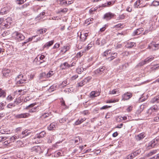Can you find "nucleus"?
Instances as JSON below:
<instances>
[{"mask_svg":"<svg viewBox=\"0 0 159 159\" xmlns=\"http://www.w3.org/2000/svg\"><path fill=\"white\" fill-rule=\"evenodd\" d=\"M117 55L116 53H112L111 51L110 50H107L103 53V56L106 57L107 59L110 61L115 58L117 57Z\"/></svg>","mask_w":159,"mask_h":159,"instance_id":"f257e3e1","label":"nucleus"},{"mask_svg":"<svg viewBox=\"0 0 159 159\" xmlns=\"http://www.w3.org/2000/svg\"><path fill=\"white\" fill-rule=\"evenodd\" d=\"M16 84L17 85L22 84L25 83L27 81V79L25 75L20 74L18 75L16 78Z\"/></svg>","mask_w":159,"mask_h":159,"instance_id":"f03ea898","label":"nucleus"},{"mask_svg":"<svg viewBox=\"0 0 159 159\" xmlns=\"http://www.w3.org/2000/svg\"><path fill=\"white\" fill-rule=\"evenodd\" d=\"M158 143H159V137H157L148 143L147 148L149 149L154 148Z\"/></svg>","mask_w":159,"mask_h":159,"instance_id":"7ed1b4c3","label":"nucleus"},{"mask_svg":"<svg viewBox=\"0 0 159 159\" xmlns=\"http://www.w3.org/2000/svg\"><path fill=\"white\" fill-rule=\"evenodd\" d=\"M13 34L15 39L18 40H22L25 38V36L22 34L17 31L14 32Z\"/></svg>","mask_w":159,"mask_h":159,"instance_id":"20e7f679","label":"nucleus"},{"mask_svg":"<svg viewBox=\"0 0 159 159\" xmlns=\"http://www.w3.org/2000/svg\"><path fill=\"white\" fill-rule=\"evenodd\" d=\"M148 48L152 51L157 50L159 48V43L152 42L149 44Z\"/></svg>","mask_w":159,"mask_h":159,"instance_id":"39448f33","label":"nucleus"},{"mask_svg":"<svg viewBox=\"0 0 159 159\" xmlns=\"http://www.w3.org/2000/svg\"><path fill=\"white\" fill-rule=\"evenodd\" d=\"M36 104V103H33L31 104L28 106H27L25 109H29L30 108H31L29 111V112L30 113H33L35 112L36 111V108L37 107H33Z\"/></svg>","mask_w":159,"mask_h":159,"instance_id":"423d86ee","label":"nucleus"},{"mask_svg":"<svg viewBox=\"0 0 159 159\" xmlns=\"http://www.w3.org/2000/svg\"><path fill=\"white\" fill-rule=\"evenodd\" d=\"M154 57L152 56H151L149 57H147L143 61L139 63V65L140 66H143L145 64L149 63L153 60Z\"/></svg>","mask_w":159,"mask_h":159,"instance_id":"0eeeda50","label":"nucleus"},{"mask_svg":"<svg viewBox=\"0 0 159 159\" xmlns=\"http://www.w3.org/2000/svg\"><path fill=\"white\" fill-rule=\"evenodd\" d=\"M30 115L29 113H25L15 115V117L16 119L25 118L28 117Z\"/></svg>","mask_w":159,"mask_h":159,"instance_id":"6e6552de","label":"nucleus"},{"mask_svg":"<svg viewBox=\"0 0 159 159\" xmlns=\"http://www.w3.org/2000/svg\"><path fill=\"white\" fill-rule=\"evenodd\" d=\"M132 96V93L127 92L124 93L122 95V100H127L129 99Z\"/></svg>","mask_w":159,"mask_h":159,"instance_id":"1a4fd4ad","label":"nucleus"},{"mask_svg":"<svg viewBox=\"0 0 159 159\" xmlns=\"http://www.w3.org/2000/svg\"><path fill=\"white\" fill-rule=\"evenodd\" d=\"M31 152L35 153H40L41 152V148L39 146H34L31 148Z\"/></svg>","mask_w":159,"mask_h":159,"instance_id":"9d476101","label":"nucleus"},{"mask_svg":"<svg viewBox=\"0 0 159 159\" xmlns=\"http://www.w3.org/2000/svg\"><path fill=\"white\" fill-rule=\"evenodd\" d=\"M114 16V14L110 12L106 13L103 16V18L108 20H110Z\"/></svg>","mask_w":159,"mask_h":159,"instance_id":"9b49d317","label":"nucleus"},{"mask_svg":"<svg viewBox=\"0 0 159 159\" xmlns=\"http://www.w3.org/2000/svg\"><path fill=\"white\" fill-rule=\"evenodd\" d=\"M11 18H8L6 19V21H8V23H5V22L3 23V26H4L6 28H8L10 27V25L11 23L12 22V20L11 19Z\"/></svg>","mask_w":159,"mask_h":159,"instance_id":"f8f14e48","label":"nucleus"},{"mask_svg":"<svg viewBox=\"0 0 159 159\" xmlns=\"http://www.w3.org/2000/svg\"><path fill=\"white\" fill-rule=\"evenodd\" d=\"M88 36V34L85 33L83 34H81L80 36V41L82 42H84L87 39V37Z\"/></svg>","mask_w":159,"mask_h":159,"instance_id":"ddd939ff","label":"nucleus"},{"mask_svg":"<svg viewBox=\"0 0 159 159\" xmlns=\"http://www.w3.org/2000/svg\"><path fill=\"white\" fill-rule=\"evenodd\" d=\"M143 28H140L134 31L133 33V35L135 36L136 35H138L141 34L143 30Z\"/></svg>","mask_w":159,"mask_h":159,"instance_id":"4468645a","label":"nucleus"},{"mask_svg":"<svg viewBox=\"0 0 159 159\" xmlns=\"http://www.w3.org/2000/svg\"><path fill=\"white\" fill-rule=\"evenodd\" d=\"M60 68L62 70L66 69L70 67V64L67 62H65L61 64L60 66Z\"/></svg>","mask_w":159,"mask_h":159,"instance_id":"2eb2a0df","label":"nucleus"},{"mask_svg":"<svg viewBox=\"0 0 159 159\" xmlns=\"http://www.w3.org/2000/svg\"><path fill=\"white\" fill-rule=\"evenodd\" d=\"M11 70L9 69H4L2 71L3 75L6 77H7L10 75V74Z\"/></svg>","mask_w":159,"mask_h":159,"instance_id":"dca6fc26","label":"nucleus"},{"mask_svg":"<svg viewBox=\"0 0 159 159\" xmlns=\"http://www.w3.org/2000/svg\"><path fill=\"white\" fill-rule=\"evenodd\" d=\"M57 126V124L52 123L48 127V129L49 130L55 129Z\"/></svg>","mask_w":159,"mask_h":159,"instance_id":"f3484780","label":"nucleus"},{"mask_svg":"<svg viewBox=\"0 0 159 159\" xmlns=\"http://www.w3.org/2000/svg\"><path fill=\"white\" fill-rule=\"evenodd\" d=\"M105 69V67L104 66H101L99 69L95 70V73L96 74H102Z\"/></svg>","mask_w":159,"mask_h":159,"instance_id":"a211bd4d","label":"nucleus"},{"mask_svg":"<svg viewBox=\"0 0 159 159\" xmlns=\"http://www.w3.org/2000/svg\"><path fill=\"white\" fill-rule=\"evenodd\" d=\"M51 114V112L49 113H44L42 115V118L45 119L48 118V120H49L52 118V116L50 115Z\"/></svg>","mask_w":159,"mask_h":159,"instance_id":"6ab92c4d","label":"nucleus"},{"mask_svg":"<svg viewBox=\"0 0 159 159\" xmlns=\"http://www.w3.org/2000/svg\"><path fill=\"white\" fill-rule=\"evenodd\" d=\"M8 11L9 10L8 7H5L1 9L0 13L2 15H4L7 13Z\"/></svg>","mask_w":159,"mask_h":159,"instance_id":"aec40b11","label":"nucleus"},{"mask_svg":"<svg viewBox=\"0 0 159 159\" xmlns=\"http://www.w3.org/2000/svg\"><path fill=\"white\" fill-rule=\"evenodd\" d=\"M148 114V117H153L155 115V113L152 111V110L149 108L147 111V112Z\"/></svg>","mask_w":159,"mask_h":159,"instance_id":"412c9836","label":"nucleus"},{"mask_svg":"<svg viewBox=\"0 0 159 159\" xmlns=\"http://www.w3.org/2000/svg\"><path fill=\"white\" fill-rule=\"evenodd\" d=\"M54 42V41L53 40L46 43L43 46V48H48L53 44Z\"/></svg>","mask_w":159,"mask_h":159,"instance_id":"4be33fe9","label":"nucleus"},{"mask_svg":"<svg viewBox=\"0 0 159 159\" xmlns=\"http://www.w3.org/2000/svg\"><path fill=\"white\" fill-rule=\"evenodd\" d=\"M46 134V132L44 131H43L39 134H37L36 135V137L37 138H43Z\"/></svg>","mask_w":159,"mask_h":159,"instance_id":"5701e85b","label":"nucleus"},{"mask_svg":"<svg viewBox=\"0 0 159 159\" xmlns=\"http://www.w3.org/2000/svg\"><path fill=\"white\" fill-rule=\"evenodd\" d=\"M150 102L152 103H158L159 102V95L154 97L151 100Z\"/></svg>","mask_w":159,"mask_h":159,"instance_id":"b1692460","label":"nucleus"},{"mask_svg":"<svg viewBox=\"0 0 159 159\" xmlns=\"http://www.w3.org/2000/svg\"><path fill=\"white\" fill-rule=\"evenodd\" d=\"M6 93L5 90H3L0 88V98H4L6 96Z\"/></svg>","mask_w":159,"mask_h":159,"instance_id":"393cba45","label":"nucleus"},{"mask_svg":"<svg viewBox=\"0 0 159 159\" xmlns=\"http://www.w3.org/2000/svg\"><path fill=\"white\" fill-rule=\"evenodd\" d=\"M144 134H143V133H142L137 135V136L136 137V139L137 141H139L142 139L144 138Z\"/></svg>","mask_w":159,"mask_h":159,"instance_id":"a878e982","label":"nucleus"},{"mask_svg":"<svg viewBox=\"0 0 159 159\" xmlns=\"http://www.w3.org/2000/svg\"><path fill=\"white\" fill-rule=\"evenodd\" d=\"M29 134L30 132H29V131L27 130H25V131L22 132L21 134H22V136L21 135L20 137V138H24L26 136L29 135Z\"/></svg>","mask_w":159,"mask_h":159,"instance_id":"bb28decb","label":"nucleus"},{"mask_svg":"<svg viewBox=\"0 0 159 159\" xmlns=\"http://www.w3.org/2000/svg\"><path fill=\"white\" fill-rule=\"evenodd\" d=\"M47 30L46 28H43L37 31V33L39 34H43L45 33L47 31Z\"/></svg>","mask_w":159,"mask_h":159,"instance_id":"cd10ccee","label":"nucleus"},{"mask_svg":"<svg viewBox=\"0 0 159 159\" xmlns=\"http://www.w3.org/2000/svg\"><path fill=\"white\" fill-rule=\"evenodd\" d=\"M150 108L152 110V111L155 112H157L158 111L159 109V107L157 105H155L152 106Z\"/></svg>","mask_w":159,"mask_h":159,"instance_id":"c85d7f7f","label":"nucleus"},{"mask_svg":"<svg viewBox=\"0 0 159 159\" xmlns=\"http://www.w3.org/2000/svg\"><path fill=\"white\" fill-rule=\"evenodd\" d=\"M85 69V68H84L83 67H79L76 69V72L78 74H80Z\"/></svg>","mask_w":159,"mask_h":159,"instance_id":"c756f323","label":"nucleus"},{"mask_svg":"<svg viewBox=\"0 0 159 159\" xmlns=\"http://www.w3.org/2000/svg\"><path fill=\"white\" fill-rule=\"evenodd\" d=\"M135 44L134 42H129L128 43L126 46L127 48H131L133 47Z\"/></svg>","mask_w":159,"mask_h":159,"instance_id":"7c9ffc66","label":"nucleus"},{"mask_svg":"<svg viewBox=\"0 0 159 159\" xmlns=\"http://www.w3.org/2000/svg\"><path fill=\"white\" fill-rule=\"evenodd\" d=\"M39 139V138L37 137H36V135H35L34 138V139L33 140V143L37 144L40 143L41 141Z\"/></svg>","mask_w":159,"mask_h":159,"instance_id":"2f4dec72","label":"nucleus"},{"mask_svg":"<svg viewBox=\"0 0 159 159\" xmlns=\"http://www.w3.org/2000/svg\"><path fill=\"white\" fill-rule=\"evenodd\" d=\"M63 154V153L62 152H55L54 156L55 157H58L60 156H62Z\"/></svg>","mask_w":159,"mask_h":159,"instance_id":"473e14b6","label":"nucleus"},{"mask_svg":"<svg viewBox=\"0 0 159 159\" xmlns=\"http://www.w3.org/2000/svg\"><path fill=\"white\" fill-rule=\"evenodd\" d=\"M99 40H100V42H101V45H104L106 42L105 38H99Z\"/></svg>","mask_w":159,"mask_h":159,"instance_id":"72a5a7b5","label":"nucleus"},{"mask_svg":"<svg viewBox=\"0 0 159 159\" xmlns=\"http://www.w3.org/2000/svg\"><path fill=\"white\" fill-rule=\"evenodd\" d=\"M92 77H88L87 78H85L83 80V82H84V83H87L89 82L90 80L91 79Z\"/></svg>","mask_w":159,"mask_h":159,"instance_id":"f704fd0d","label":"nucleus"},{"mask_svg":"<svg viewBox=\"0 0 159 159\" xmlns=\"http://www.w3.org/2000/svg\"><path fill=\"white\" fill-rule=\"evenodd\" d=\"M19 137L16 135H14L11 137L10 139L11 142H14V140L18 139Z\"/></svg>","mask_w":159,"mask_h":159,"instance_id":"c9c22d12","label":"nucleus"},{"mask_svg":"<svg viewBox=\"0 0 159 159\" xmlns=\"http://www.w3.org/2000/svg\"><path fill=\"white\" fill-rule=\"evenodd\" d=\"M124 26L123 24H119L116 25H115L114 26V28H123L124 27Z\"/></svg>","mask_w":159,"mask_h":159,"instance_id":"e433bc0d","label":"nucleus"},{"mask_svg":"<svg viewBox=\"0 0 159 159\" xmlns=\"http://www.w3.org/2000/svg\"><path fill=\"white\" fill-rule=\"evenodd\" d=\"M157 150H153L150 151L148 154V156H150L156 153Z\"/></svg>","mask_w":159,"mask_h":159,"instance_id":"4c0bfd02","label":"nucleus"},{"mask_svg":"<svg viewBox=\"0 0 159 159\" xmlns=\"http://www.w3.org/2000/svg\"><path fill=\"white\" fill-rule=\"evenodd\" d=\"M75 143L77 144L80 142V139L79 137H76L74 140Z\"/></svg>","mask_w":159,"mask_h":159,"instance_id":"58836bf2","label":"nucleus"},{"mask_svg":"<svg viewBox=\"0 0 159 159\" xmlns=\"http://www.w3.org/2000/svg\"><path fill=\"white\" fill-rule=\"evenodd\" d=\"M53 74V71H49L46 74V76L47 78H49L52 76Z\"/></svg>","mask_w":159,"mask_h":159,"instance_id":"ea45409f","label":"nucleus"},{"mask_svg":"<svg viewBox=\"0 0 159 159\" xmlns=\"http://www.w3.org/2000/svg\"><path fill=\"white\" fill-rule=\"evenodd\" d=\"M117 93H119V90L117 89H115L112 90L111 91H110V93L111 94H115Z\"/></svg>","mask_w":159,"mask_h":159,"instance_id":"a19ab883","label":"nucleus"},{"mask_svg":"<svg viewBox=\"0 0 159 159\" xmlns=\"http://www.w3.org/2000/svg\"><path fill=\"white\" fill-rule=\"evenodd\" d=\"M152 4L154 6H157L159 5V2L157 1H154L152 2Z\"/></svg>","mask_w":159,"mask_h":159,"instance_id":"79ce46f5","label":"nucleus"},{"mask_svg":"<svg viewBox=\"0 0 159 159\" xmlns=\"http://www.w3.org/2000/svg\"><path fill=\"white\" fill-rule=\"evenodd\" d=\"M30 5V2H27V3H26L25 4H24L23 5H22L21 7H20L21 8L23 9L24 8H25L27 7L28 6H29Z\"/></svg>","mask_w":159,"mask_h":159,"instance_id":"37998d69","label":"nucleus"},{"mask_svg":"<svg viewBox=\"0 0 159 159\" xmlns=\"http://www.w3.org/2000/svg\"><path fill=\"white\" fill-rule=\"evenodd\" d=\"M83 52L80 51L78 52L76 55L77 57H80L83 55Z\"/></svg>","mask_w":159,"mask_h":159,"instance_id":"c03bdc74","label":"nucleus"},{"mask_svg":"<svg viewBox=\"0 0 159 159\" xmlns=\"http://www.w3.org/2000/svg\"><path fill=\"white\" fill-rule=\"evenodd\" d=\"M95 94H96V93L95 91H92L90 93V97H95Z\"/></svg>","mask_w":159,"mask_h":159,"instance_id":"a18cd8bd","label":"nucleus"},{"mask_svg":"<svg viewBox=\"0 0 159 159\" xmlns=\"http://www.w3.org/2000/svg\"><path fill=\"white\" fill-rule=\"evenodd\" d=\"M134 157V155H133V153H132L128 156L127 159H132Z\"/></svg>","mask_w":159,"mask_h":159,"instance_id":"49530a36","label":"nucleus"},{"mask_svg":"<svg viewBox=\"0 0 159 159\" xmlns=\"http://www.w3.org/2000/svg\"><path fill=\"white\" fill-rule=\"evenodd\" d=\"M11 142L10 139L9 140H7L3 142V144L4 145H7L10 143Z\"/></svg>","mask_w":159,"mask_h":159,"instance_id":"de8ad7c7","label":"nucleus"},{"mask_svg":"<svg viewBox=\"0 0 159 159\" xmlns=\"http://www.w3.org/2000/svg\"><path fill=\"white\" fill-rule=\"evenodd\" d=\"M37 36V35L33 36L31 38H29L27 40V42L31 41L32 40V39L33 38H34L35 37H36Z\"/></svg>","mask_w":159,"mask_h":159,"instance_id":"09e8293b","label":"nucleus"},{"mask_svg":"<svg viewBox=\"0 0 159 159\" xmlns=\"http://www.w3.org/2000/svg\"><path fill=\"white\" fill-rule=\"evenodd\" d=\"M26 0H17L18 1V4H21L24 3V2H26Z\"/></svg>","mask_w":159,"mask_h":159,"instance_id":"8fccbe9b","label":"nucleus"},{"mask_svg":"<svg viewBox=\"0 0 159 159\" xmlns=\"http://www.w3.org/2000/svg\"><path fill=\"white\" fill-rule=\"evenodd\" d=\"M60 46V44L59 43H56L54 46L53 47V49L55 48H58Z\"/></svg>","mask_w":159,"mask_h":159,"instance_id":"3c124183","label":"nucleus"},{"mask_svg":"<svg viewBox=\"0 0 159 159\" xmlns=\"http://www.w3.org/2000/svg\"><path fill=\"white\" fill-rule=\"evenodd\" d=\"M64 48H66V49L64 51V53H65L70 49V47L68 46H64Z\"/></svg>","mask_w":159,"mask_h":159,"instance_id":"603ef678","label":"nucleus"},{"mask_svg":"<svg viewBox=\"0 0 159 159\" xmlns=\"http://www.w3.org/2000/svg\"><path fill=\"white\" fill-rule=\"evenodd\" d=\"M110 107H111V106H108L107 105H106V106H103L102 107H101L100 108V109L101 110L105 109H107L108 108H109Z\"/></svg>","mask_w":159,"mask_h":159,"instance_id":"864d4df0","label":"nucleus"},{"mask_svg":"<svg viewBox=\"0 0 159 159\" xmlns=\"http://www.w3.org/2000/svg\"><path fill=\"white\" fill-rule=\"evenodd\" d=\"M81 123V121L79 119H78V120H77L75 122V125H77L80 124Z\"/></svg>","mask_w":159,"mask_h":159,"instance_id":"5fc2aeb1","label":"nucleus"},{"mask_svg":"<svg viewBox=\"0 0 159 159\" xmlns=\"http://www.w3.org/2000/svg\"><path fill=\"white\" fill-rule=\"evenodd\" d=\"M85 84H86V83H84V82H83V80L79 83V86L81 87Z\"/></svg>","mask_w":159,"mask_h":159,"instance_id":"6e6d98bb","label":"nucleus"},{"mask_svg":"<svg viewBox=\"0 0 159 159\" xmlns=\"http://www.w3.org/2000/svg\"><path fill=\"white\" fill-rule=\"evenodd\" d=\"M66 121L65 118H62L61 119H60L59 122L61 123H63L65 122Z\"/></svg>","mask_w":159,"mask_h":159,"instance_id":"4d7b16f0","label":"nucleus"},{"mask_svg":"<svg viewBox=\"0 0 159 159\" xmlns=\"http://www.w3.org/2000/svg\"><path fill=\"white\" fill-rule=\"evenodd\" d=\"M142 111V110L141 109V108H140V109H138V110H137L136 111V114L137 115H139V114Z\"/></svg>","mask_w":159,"mask_h":159,"instance_id":"13d9d810","label":"nucleus"},{"mask_svg":"<svg viewBox=\"0 0 159 159\" xmlns=\"http://www.w3.org/2000/svg\"><path fill=\"white\" fill-rule=\"evenodd\" d=\"M82 113L84 115H87L89 114L88 110H85L82 112Z\"/></svg>","mask_w":159,"mask_h":159,"instance_id":"bf43d9fd","label":"nucleus"},{"mask_svg":"<svg viewBox=\"0 0 159 159\" xmlns=\"http://www.w3.org/2000/svg\"><path fill=\"white\" fill-rule=\"evenodd\" d=\"M139 152V151H136L134 152L133 154L134 155V157H135L136 156H137Z\"/></svg>","mask_w":159,"mask_h":159,"instance_id":"052dcab7","label":"nucleus"},{"mask_svg":"<svg viewBox=\"0 0 159 159\" xmlns=\"http://www.w3.org/2000/svg\"><path fill=\"white\" fill-rule=\"evenodd\" d=\"M7 99L10 101L12 99V97L11 95H9L7 97Z\"/></svg>","mask_w":159,"mask_h":159,"instance_id":"680f3d73","label":"nucleus"},{"mask_svg":"<svg viewBox=\"0 0 159 159\" xmlns=\"http://www.w3.org/2000/svg\"><path fill=\"white\" fill-rule=\"evenodd\" d=\"M67 11V9L66 8H65L61 10L60 11H59L58 12V13H59L60 12H63L64 13H65Z\"/></svg>","mask_w":159,"mask_h":159,"instance_id":"e2e57ef3","label":"nucleus"},{"mask_svg":"<svg viewBox=\"0 0 159 159\" xmlns=\"http://www.w3.org/2000/svg\"><path fill=\"white\" fill-rule=\"evenodd\" d=\"M46 74L45 73H43L41 74H40V77L41 78L43 77H44L46 76Z\"/></svg>","mask_w":159,"mask_h":159,"instance_id":"0e129e2a","label":"nucleus"},{"mask_svg":"<svg viewBox=\"0 0 159 159\" xmlns=\"http://www.w3.org/2000/svg\"><path fill=\"white\" fill-rule=\"evenodd\" d=\"M116 101L115 100L111 99L107 102V103H113L116 102Z\"/></svg>","mask_w":159,"mask_h":159,"instance_id":"69168bd1","label":"nucleus"},{"mask_svg":"<svg viewBox=\"0 0 159 159\" xmlns=\"http://www.w3.org/2000/svg\"><path fill=\"white\" fill-rule=\"evenodd\" d=\"M121 46L122 45L121 44L117 43L116 45V48H121Z\"/></svg>","mask_w":159,"mask_h":159,"instance_id":"338daca9","label":"nucleus"},{"mask_svg":"<svg viewBox=\"0 0 159 159\" xmlns=\"http://www.w3.org/2000/svg\"><path fill=\"white\" fill-rule=\"evenodd\" d=\"M61 2L62 4L64 5H67V1H66L65 0L62 1H61Z\"/></svg>","mask_w":159,"mask_h":159,"instance_id":"774afa93","label":"nucleus"}]
</instances>
